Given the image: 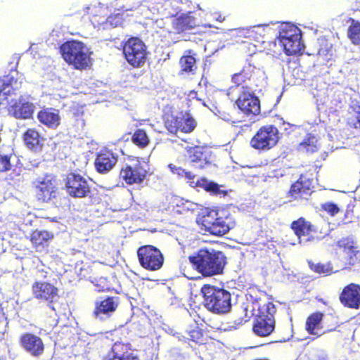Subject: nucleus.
<instances>
[{"mask_svg":"<svg viewBox=\"0 0 360 360\" xmlns=\"http://www.w3.org/2000/svg\"><path fill=\"white\" fill-rule=\"evenodd\" d=\"M188 259L193 266L205 276L221 274L226 264L224 253L214 249H200L190 255Z\"/></svg>","mask_w":360,"mask_h":360,"instance_id":"nucleus-1","label":"nucleus"},{"mask_svg":"<svg viewBox=\"0 0 360 360\" xmlns=\"http://www.w3.org/2000/svg\"><path fill=\"white\" fill-rule=\"evenodd\" d=\"M205 307L216 314H226L232 307L231 295L224 289L210 285H204L201 288Z\"/></svg>","mask_w":360,"mask_h":360,"instance_id":"nucleus-2","label":"nucleus"},{"mask_svg":"<svg viewBox=\"0 0 360 360\" xmlns=\"http://www.w3.org/2000/svg\"><path fill=\"white\" fill-rule=\"evenodd\" d=\"M64 60L76 69H85L89 63L87 47L78 41H68L60 48Z\"/></svg>","mask_w":360,"mask_h":360,"instance_id":"nucleus-3","label":"nucleus"},{"mask_svg":"<svg viewBox=\"0 0 360 360\" xmlns=\"http://www.w3.org/2000/svg\"><path fill=\"white\" fill-rule=\"evenodd\" d=\"M202 224L211 234L221 236L235 226V221L231 216L218 217V212L212 210L204 217Z\"/></svg>","mask_w":360,"mask_h":360,"instance_id":"nucleus-4","label":"nucleus"},{"mask_svg":"<svg viewBox=\"0 0 360 360\" xmlns=\"http://www.w3.org/2000/svg\"><path fill=\"white\" fill-rule=\"evenodd\" d=\"M123 53L127 62L134 67H140L146 59V46L138 37H131L126 41Z\"/></svg>","mask_w":360,"mask_h":360,"instance_id":"nucleus-5","label":"nucleus"},{"mask_svg":"<svg viewBox=\"0 0 360 360\" xmlns=\"http://www.w3.org/2000/svg\"><path fill=\"white\" fill-rule=\"evenodd\" d=\"M338 259L342 269L348 265H355L360 261V250L355 245L352 238H345L340 240L337 244Z\"/></svg>","mask_w":360,"mask_h":360,"instance_id":"nucleus-6","label":"nucleus"},{"mask_svg":"<svg viewBox=\"0 0 360 360\" xmlns=\"http://www.w3.org/2000/svg\"><path fill=\"white\" fill-rule=\"evenodd\" d=\"M278 130L276 127L269 125L261 127L252 138L250 145L259 150H269L276 146L278 141Z\"/></svg>","mask_w":360,"mask_h":360,"instance_id":"nucleus-7","label":"nucleus"},{"mask_svg":"<svg viewBox=\"0 0 360 360\" xmlns=\"http://www.w3.org/2000/svg\"><path fill=\"white\" fill-rule=\"evenodd\" d=\"M139 261L141 266L150 271L160 269L164 262V257L161 252L152 245H145L137 250Z\"/></svg>","mask_w":360,"mask_h":360,"instance_id":"nucleus-8","label":"nucleus"},{"mask_svg":"<svg viewBox=\"0 0 360 360\" xmlns=\"http://www.w3.org/2000/svg\"><path fill=\"white\" fill-rule=\"evenodd\" d=\"M236 101L238 108L247 115H257L260 112V102L253 91L248 86H241Z\"/></svg>","mask_w":360,"mask_h":360,"instance_id":"nucleus-9","label":"nucleus"},{"mask_svg":"<svg viewBox=\"0 0 360 360\" xmlns=\"http://www.w3.org/2000/svg\"><path fill=\"white\" fill-rule=\"evenodd\" d=\"M169 168L173 174L187 179L189 181V184L191 187H201L206 191L216 195L219 194L221 192L220 186L214 181H208L207 179L204 178L194 181L195 175L192 172L186 171V169L180 167H176L172 164L169 165Z\"/></svg>","mask_w":360,"mask_h":360,"instance_id":"nucleus-10","label":"nucleus"},{"mask_svg":"<svg viewBox=\"0 0 360 360\" xmlns=\"http://www.w3.org/2000/svg\"><path fill=\"white\" fill-rule=\"evenodd\" d=\"M65 188L67 193L73 198H84L91 193L89 180L75 173H71L67 176Z\"/></svg>","mask_w":360,"mask_h":360,"instance_id":"nucleus-11","label":"nucleus"},{"mask_svg":"<svg viewBox=\"0 0 360 360\" xmlns=\"http://www.w3.org/2000/svg\"><path fill=\"white\" fill-rule=\"evenodd\" d=\"M149 166L145 161H137L132 165H127L120 171V177L127 184H141L145 179Z\"/></svg>","mask_w":360,"mask_h":360,"instance_id":"nucleus-12","label":"nucleus"},{"mask_svg":"<svg viewBox=\"0 0 360 360\" xmlns=\"http://www.w3.org/2000/svg\"><path fill=\"white\" fill-rule=\"evenodd\" d=\"M36 195L39 201L48 202L56 197L55 181L51 175L37 179L34 182Z\"/></svg>","mask_w":360,"mask_h":360,"instance_id":"nucleus-13","label":"nucleus"},{"mask_svg":"<svg viewBox=\"0 0 360 360\" xmlns=\"http://www.w3.org/2000/svg\"><path fill=\"white\" fill-rule=\"evenodd\" d=\"M36 298L48 302V306L56 311L55 302L58 297V289L54 285L46 282H37L32 286Z\"/></svg>","mask_w":360,"mask_h":360,"instance_id":"nucleus-14","label":"nucleus"},{"mask_svg":"<svg viewBox=\"0 0 360 360\" xmlns=\"http://www.w3.org/2000/svg\"><path fill=\"white\" fill-rule=\"evenodd\" d=\"M8 103L9 114L18 119L31 117L35 109L34 105L22 96L18 101L11 99Z\"/></svg>","mask_w":360,"mask_h":360,"instance_id":"nucleus-15","label":"nucleus"},{"mask_svg":"<svg viewBox=\"0 0 360 360\" xmlns=\"http://www.w3.org/2000/svg\"><path fill=\"white\" fill-rule=\"evenodd\" d=\"M119 298L117 297H107L103 300L96 302L94 314L97 319L104 321L108 319L116 310Z\"/></svg>","mask_w":360,"mask_h":360,"instance_id":"nucleus-16","label":"nucleus"},{"mask_svg":"<svg viewBox=\"0 0 360 360\" xmlns=\"http://www.w3.org/2000/svg\"><path fill=\"white\" fill-rule=\"evenodd\" d=\"M270 305L274 308L272 304H269L267 307L268 314L258 317L254 323L253 331L258 336H269L274 330L275 321L270 312Z\"/></svg>","mask_w":360,"mask_h":360,"instance_id":"nucleus-17","label":"nucleus"},{"mask_svg":"<svg viewBox=\"0 0 360 360\" xmlns=\"http://www.w3.org/2000/svg\"><path fill=\"white\" fill-rule=\"evenodd\" d=\"M313 178L307 174H302L300 179L291 186L290 194L295 198H301L307 200L312 193Z\"/></svg>","mask_w":360,"mask_h":360,"instance_id":"nucleus-18","label":"nucleus"},{"mask_svg":"<svg viewBox=\"0 0 360 360\" xmlns=\"http://www.w3.org/2000/svg\"><path fill=\"white\" fill-rule=\"evenodd\" d=\"M20 342L22 348L30 355L38 357L44 350L42 340L32 333H25L20 337Z\"/></svg>","mask_w":360,"mask_h":360,"instance_id":"nucleus-19","label":"nucleus"},{"mask_svg":"<svg viewBox=\"0 0 360 360\" xmlns=\"http://www.w3.org/2000/svg\"><path fill=\"white\" fill-rule=\"evenodd\" d=\"M14 74L15 75L11 73L0 81V100L3 99L1 98L3 96L7 98L6 96L15 94V91L21 88L22 76L19 75L17 72Z\"/></svg>","mask_w":360,"mask_h":360,"instance_id":"nucleus-20","label":"nucleus"},{"mask_svg":"<svg viewBox=\"0 0 360 360\" xmlns=\"http://www.w3.org/2000/svg\"><path fill=\"white\" fill-rule=\"evenodd\" d=\"M340 300L346 307L359 309L360 307V285L350 283L345 286L340 296Z\"/></svg>","mask_w":360,"mask_h":360,"instance_id":"nucleus-21","label":"nucleus"},{"mask_svg":"<svg viewBox=\"0 0 360 360\" xmlns=\"http://www.w3.org/2000/svg\"><path fill=\"white\" fill-rule=\"evenodd\" d=\"M189 160L192 165L196 168L202 169L210 164L212 154L208 149L200 146H195L189 151Z\"/></svg>","mask_w":360,"mask_h":360,"instance_id":"nucleus-22","label":"nucleus"},{"mask_svg":"<svg viewBox=\"0 0 360 360\" xmlns=\"http://www.w3.org/2000/svg\"><path fill=\"white\" fill-rule=\"evenodd\" d=\"M291 227L297 236L300 244L306 245L314 238L311 235V231H312L311 224L303 218H300L297 221H293Z\"/></svg>","mask_w":360,"mask_h":360,"instance_id":"nucleus-23","label":"nucleus"},{"mask_svg":"<svg viewBox=\"0 0 360 360\" xmlns=\"http://www.w3.org/2000/svg\"><path fill=\"white\" fill-rule=\"evenodd\" d=\"M117 161V156L108 150L101 151L97 155L95 167L99 173L105 174L110 171Z\"/></svg>","mask_w":360,"mask_h":360,"instance_id":"nucleus-24","label":"nucleus"},{"mask_svg":"<svg viewBox=\"0 0 360 360\" xmlns=\"http://www.w3.org/2000/svg\"><path fill=\"white\" fill-rule=\"evenodd\" d=\"M37 118L41 124L51 129H56L60 124V117L58 110L56 109L41 110L38 112Z\"/></svg>","mask_w":360,"mask_h":360,"instance_id":"nucleus-25","label":"nucleus"},{"mask_svg":"<svg viewBox=\"0 0 360 360\" xmlns=\"http://www.w3.org/2000/svg\"><path fill=\"white\" fill-rule=\"evenodd\" d=\"M300 36H302V32L297 26L288 22L282 23L279 27V34L276 41L281 46L284 43H289V39Z\"/></svg>","mask_w":360,"mask_h":360,"instance_id":"nucleus-26","label":"nucleus"},{"mask_svg":"<svg viewBox=\"0 0 360 360\" xmlns=\"http://www.w3.org/2000/svg\"><path fill=\"white\" fill-rule=\"evenodd\" d=\"M195 25L196 20L191 15V13L181 14L179 18L173 21L174 29L177 32L191 30L195 27Z\"/></svg>","mask_w":360,"mask_h":360,"instance_id":"nucleus-27","label":"nucleus"},{"mask_svg":"<svg viewBox=\"0 0 360 360\" xmlns=\"http://www.w3.org/2000/svg\"><path fill=\"white\" fill-rule=\"evenodd\" d=\"M24 141L27 148L34 152H38L41 149L44 139L38 131L29 129L24 134Z\"/></svg>","mask_w":360,"mask_h":360,"instance_id":"nucleus-28","label":"nucleus"},{"mask_svg":"<svg viewBox=\"0 0 360 360\" xmlns=\"http://www.w3.org/2000/svg\"><path fill=\"white\" fill-rule=\"evenodd\" d=\"M323 314L321 312H316L310 315L306 321V330L307 332L314 335L320 336L322 333L319 331L321 329V321Z\"/></svg>","mask_w":360,"mask_h":360,"instance_id":"nucleus-29","label":"nucleus"},{"mask_svg":"<svg viewBox=\"0 0 360 360\" xmlns=\"http://www.w3.org/2000/svg\"><path fill=\"white\" fill-rule=\"evenodd\" d=\"M122 345L120 343H115L111 352L104 360H139L138 357L131 352H122L120 349Z\"/></svg>","mask_w":360,"mask_h":360,"instance_id":"nucleus-30","label":"nucleus"},{"mask_svg":"<svg viewBox=\"0 0 360 360\" xmlns=\"http://www.w3.org/2000/svg\"><path fill=\"white\" fill-rule=\"evenodd\" d=\"M281 46L283 48L285 53L288 56L299 53L304 49L302 36L295 37L292 39H289V43H284Z\"/></svg>","mask_w":360,"mask_h":360,"instance_id":"nucleus-31","label":"nucleus"},{"mask_svg":"<svg viewBox=\"0 0 360 360\" xmlns=\"http://www.w3.org/2000/svg\"><path fill=\"white\" fill-rule=\"evenodd\" d=\"M179 117L181 118L180 132L191 133L196 127V122L193 117L186 112H179Z\"/></svg>","mask_w":360,"mask_h":360,"instance_id":"nucleus-32","label":"nucleus"},{"mask_svg":"<svg viewBox=\"0 0 360 360\" xmlns=\"http://www.w3.org/2000/svg\"><path fill=\"white\" fill-rule=\"evenodd\" d=\"M317 43L319 46L317 55L326 61L331 60L333 56L332 44L324 38L319 39Z\"/></svg>","mask_w":360,"mask_h":360,"instance_id":"nucleus-33","label":"nucleus"},{"mask_svg":"<svg viewBox=\"0 0 360 360\" xmlns=\"http://www.w3.org/2000/svg\"><path fill=\"white\" fill-rule=\"evenodd\" d=\"M318 139L311 134H308L307 137L298 146V150L303 153H314L318 150Z\"/></svg>","mask_w":360,"mask_h":360,"instance_id":"nucleus-34","label":"nucleus"},{"mask_svg":"<svg viewBox=\"0 0 360 360\" xmlns=\"http://www.w3.org/2000/svg\"><path fill=\"white\" fill-rule=\"evenodd\" d=\"M350 25L347 30V37L352 44H360V21L349 18Z\"/></svg>","mask_w":360,"mask_h":360,"instance_id":"nucleus-35","label":"nucleus"},{"mask_svg":"<svg viewBox=\"0 0 360 360\" xmlns=\"http://www.w3.org/2000/svg\"><path fill=\"white\" fill-rule=\"evenodd\" d=\"M13 153H6L0 150V172H6L13 169L14 165L13 163Z\"/></svg>","mask_w":360,"mask_h":360,"instance_id":"nucleus-36","label":"nucleus"},{"mask_svg":"<svg viewBox=\"0 0 360 360\" xmlns=\"http://www.w3.org/2000/svg\"><path fill=\"white\" fill-rule=\"evenodd\" d=\"M195 58L192 56H184L180 58L181 71L193 74L197 68Z\"/></svg>","mask_w":360,"mask_h":360,"instance_id":"nucleus-37","label":"nucleus"},{"mask_svg":"<svg viewBox=\"0 0 360 360\" xmlns=\"http://www.w3.org/2000/svg\"><path fill=\"white\" fill-rule=\"evenodd\" d=\"M52 237L53 235L46 231H35L32 234L31 240L36 245H42Z\"/></svg>","mask_w":360,"mask_h":360,"instance_id":"nucleus-38","label":"nucleus"},{"mask_svg":"<svg viewBox=\"0 0 360 360\" xmlns=\"http://www.w3.org/2000/svg\"><path fill=\"white\" fill-rule=\"evenodd\" d=\"M181 118L179 117V113L176 115H172L168 117L165 121V127L171 134H176L180 132Z\"/></svg>","mask_w":360,"mask_h":360,"instance_id":"nucleus-39","label":"nucleus"},{"mask_svg":"<svg viewBox=\"0 0 360 360\" xmlns=\"http://www.w3.org/2000/svg\"><path fill=\"white\" fill-rule=\"evenodd\" d=\"M133 142L141 148L146 147L149 142L148 137L146 131L143 129H138L132 136Z\"/></svg>","mask_w":360,"mask_h":360,"instance_id":"nucleus-40","label":"nucleus"},{"mask_svg":"<svg viewBox=\"0 0 360 360\" xmlns=\"http://www.w3.org/2000/svg\"><path fill=\"white\" fill-rule=\"evenodd\" d=\"M103 23V28L116 27L122 23V18L120 13L109 16Z\"/></svg>","mask_w":360,"mask_h":360,"instance_id":"nucleus-41","label":"nucleus"},{"mask_svg":"<svg viewBox=\"0 0 360 360\" xmlns=\"http://www.w3.org/2000/svg\"><path fill=\"white\" fill-rule=\"evenodd\" d=\"M186 355L177 348H173L169 352V360H186Z\"/></svg>","mask_w":360,"mask_h":360,"instance_id":"nucleus-42","label":"nucleus"},{"mask_svg":"<svg viewBox=\"0 0 360 360\" xmlns=\"http://www.w3.org/2000/svg\"><path fill=\"white\" fill-rule=\"evenodd\" d=\"M310 268L319 274H328L330 272L329 266L321 264H310Z\"/></svg>","mask_w":360,"mask_h":360,"instance_id":"nucleus-43","label":"nucleus"},{"mask_svg":"<svg viewBox=\"0 0 360 360\" xmlns=\"http://www.w3.org/2000/svg\"><path fill=\"white\" fill-rule=\"evenodd\" d=\"M323 208L332 216L335 215L340 211L338 205L332 202H328L323 205Z\"/></svg>","mask_w":360,"mask_h":360,"instance_id":"nucleus-44","label":"nucleus"},{"mask_svg":"<svg viewBox=\"0 0 360 360\" xmlns=\"http://www.w3.org/2000/svg\"><path fill=\"white\" fill-rule=\"evenodd\" d=\"M308 358L309 360H325V354L322 351L313 350L309 352Z\"/></svg>","mask_w":360,"mask_h":360,"instance_id":"nucleus-45","label":"nucleus"},{"mask_svg":"<svg viewBox=\"0 0 360 360\" xmlns=\"http://www.w3.org/2000/svg\"><path fill=\"white\" fill-rule=\"evenodd\" d=\"M243 73L241 72L235 74L232 77V81L237 85L238 90L243 86V84L245 82L246 79L243 77Z\"/></svg>","mask_w":360,"mask_h":360,"instance_id":"nucleus-46","label":"nucleus"},{"mask_svg":"<svg viewBox=\"0 0 360 360\" xmlns=\"http://www.w3.org/2000/svg\"><path fill=\"white\" fill-rule=\"evenodd\" d=\"M254 67H252L250 65H248V66H245L243 69L240 71L243 73V77L245 79H250L252 76V72L254 70Z\"/></svg>","mask_w":360,"mask_h":360,"instance_id":"nucleus-47","label":"nucleus"},{"mask_svg":"<svg viewBox=\"0 0 360 360\" xmlns=\"http://www.w3.org/2000/svg\"><path fill=\"white\" fill-rule=\"evenodd\" d=\"M254 67H252L250 65H248V66H245L243 69L240 71L243 73V77L245 79H250L252 76V72L254 70Z\"/></svg>","mask_w":360,"mask_h":360,"instance_id":"nucleus-48","label":"nucleus"},{"mask_svg":"<svg viewBox=\"0 0 360 360\" xmlns=\"http://www.w3.org/2000/svg\"><path fill=\"white\" fill-rule=\"evenodd\" d=\"M199 205L188 200H186L184 203H183V207L184 210L188 211L194 212L198 210Z\"/></svg>","mask_w":360,"mask_h":360,"instance_id":"nucleus-49","label":"nucleus"},{"mask_svg":"<svg viewBox=\"0 0 360 360\" xmlns=\"http://www.w3.org/2000/svg\"><path fill=\"white\" fill-rule=\"evenodd\" d=\"M266 26V25H258L255 26L250 27L248 29V32H259L260 34H262V32L264 31V27Z\"/></svg>","mask_w":360,"mask_h":360,"instance_id":"nucleus-50","label":"nucleus"},{"mask_svg":"<svg viewBox=\"0 0 360 360\" xmlns=\"http://www.w3.org/2000/svg\"><path fill=\"white\" fill-rule=\"evenodd\" d=\"M102 1L98 3V6L101 9L105 10L108 8L109 7H112V1H109L108 0H101Z\"/></svg>","mask_w":360,"mask_h":360,"instance_id":"nucleus-51","label":"nucleus"},{"mask_svg":"<svg viewBox=\"0 0 360 360\" xmlns=\"http://www.w3.org/2000/svg\"><path fill=\"white\" fill-rule=\"evenodd\" d=\"M84 11L86 13H90V14H92L94 15H98V12L97 11V8L96 6H86L84 8Z\"/></svg>","mask_w":360,"mask_h":360,"instance_id":"nucleus-52","label":"nucleus"},{"mask_svg":"<svg viewBox=\"0 0 360 360\" xmlns=\"http://www.w3.org/2000/svg\"><path fill=\"white\" fill-rule=\"evenodd\" d=\"M216 19H217V20H218L219 22H222V21L224 20V18H222L221 15H219V16H218Z\"/></svg>","mask_w":360,"mask_h":360,"instance_id":"nucleus-53","label":"nucleus"},{"mask_svg":"<svg viewBox=\"0 0 360 360\" xmlns=\"http://www.w3.org/2000/svg\"><path fill=\"white\" fill-rule=\"evenodd\" d=\"M198 8L199 10H202V8L200 6V5H198Z\"/></svg>","mask_w":360,"mask_h":360,"instance_id":"nucleus-54","label":"nucleus"}]
</instances>
